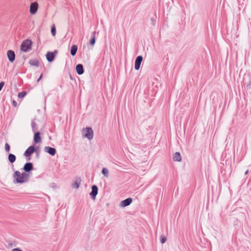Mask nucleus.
<instances>
[{
    "instance_id": "f257e3e1",
    "label": "nucleus",
    "mask_w": 251,
    "mask_h": 251,
    "mask_svg": "<svg viewBox=\"0 0 251 251\" xmlns=\"http://www.w3.org/2000/svg\"><path fill=\"white\" fill-rule=\"evenodd\" d=\"M13 178L14 183L23 184L27 182L29 178V175L25 172L21 173L18 171H16L13 174Z\"/></svg>"
},
{
    "instance_id": "f03ea898",
    "label": "nucleus",
    "mask_w": 251,
    "mask_h": 251,
    "mask_svg": "<svg viewBox=\"0 0 251 251\" xmlns=\"http://www.w3.org/2000/svg\"><path fill=\"white\" fill-rule=\"evenodd\" d=\"M32 42L30 40L26 39L24 41L21 46V50L24 52H28L31 49Z\"/></svg>"
},
{
    "instance_id": "7ed1b4c3",
    "label": "nucleus",
    "mask_w": 251,
    "mask_h": 251,
    "mask_svg": "<svg viewBox=\"0 0 251 251\" xmlns=\"http://www.w3.org/2000/svg\"><path fill=\"white\" fill-rule=\"evenodd\" d=\"M83 135L85 138L91 140L93 138V131L91 127H86L83 129Z\"/></svg>"
},
{
    "instance_id": "20e7f679",
    "label": "nucleus",
    "mask_w": 251,
    "mask_h": 251,
    "mask_svg": "<svg viewBox=\"0 0 251 251\" xmlns=\"http://www.w3.org/2000/svg\"><path fill=\"white\" fill-rule=\"evenodd\" d=\"M38 3L37 2L31 3L29 8V11L30 14L32 15L35 14L38 10Z\"/></svg>"
},
{
    "instance_id": "39448f33",
    "label": "nucleus",
    "mask_w": 251,
    "mask_h": 251,
    "mask_svg": "<svg viewBox=\"0 0 251 251\" xmlns=\"http://www.w3.org/2000/svg\"><path fill=\"white\" fill-rule=\"evenodd\" d=\"M57 53V51L55 50L54 52L48 51L46 54V58L47 60L51 62L54 59L55 54Z\"/></svg>"
},
{
    "instance_id": "423d86ee",
    "label": "nucleus",
    "mask_w": 251,
    "mask_h": 251,
    "mask_svg": "<svg viewBox=\"0 0 251 251\" xmlns=\"http://www.w3.org/2000/svg\"><path fill=\"white\" fill-rule=\"evenodd\" d=\"M98 187L95 185H93L92 187V191L90 193V195L93 200H95L96 197L97 195L98 194Z\"/></svg>"
},
{
    "instance_id": "0eeeda50",
    "label": "nucleus",
    "mask_w": 251,
    "mask_h": 251,
    "mask_svg": "<svg viewBox=\"0 0 251 251\" xmlns=\"http://www.w3.org/2000/svg\"><path fill=\"white\" fill-rule=\"evenodd\" d=\"M143 57L142 56H138L136 58L135 62V69L136 70H138L139 69Z\"/></svg>"
},
{
    "instance_id": "6e6552de",
    "label": "nucleus",
    "mask_w": 251,
    "mask_h": 251,
    "mask_svg": "<svg viewBox=\"0 0 251 251\" xmlns=\"http://www.w3.org/2000/svg\"><path fill=\"white\" fill-rule=\"evenodd\" d=\"M132 201V199L131 198H127L122 201L120 203V206L122 207H125L130 205Z\"/></svg>"
},
{
    "instance_id": "1a4fd4ad",
    "label": "nucleus",
    "mask_w": 251,
    "mask_h": 251,
    "mask_svg": "<svg viewBox=\"0 0 251 251\" xmlns=\"http://www.w3.org/2000/svg\"><path fill=\"white\" fill-rule=\"evenodd\" d=\"M35 151V148L33 146H31L27 148L24 153V155L26 157L31 155Z\"/></svg>"
},
{
    "instance_id": "9d476101",
    "label": "nucleus",
    "mask_w": 251,
    "mask_h": 251,
    "mask_svg": "<svg viewBox=\"0 0 251 251\" xmlns=\"http://www.w3.org/2000/svg\"><path fill=\"white\" fill-rule=\"evenodd\" d=\"M7 55L9 61L13 62L15 59V54L13 50H9L7 52Z\"/></svg>"
},
{
    "instance_id": "9b49d317",
    "label": "nucleus",
    "mask_w": 251,
    "mask_h": 251,
    "mask_svg": "<svg viewBox=\"0 0 251 251\" xmlns=\"http://www.w3.org/2000/svg\"><path fill=\"white\" fill-rule=\"evenodd\" d=\"M44 151L52 156L54 155L56 152L55 149L50 147H45L44 148Z\"/></svg>"
},
{
    "instance_id": "f8f14e48",
    "label": "nucleus",
    "mask_w": 251,
    "mask_h": 251,
    "mask_svg": "<svg viewBox=\"0 0 251 251\" xmlns=\"http://www.w3.org/2000/svg\"><path fill=\"white\" fill-rule=\"evenodd\" d=\"M23 170L26 172H29L33 170V165L30 162L26 163L23 168Z\"/></svg>"
},
{
    "instance_id": "ddd939ff",
    "label": "nucleus",
    "mask_w": 251,
    "mask_h": 251,
    "mask_svg": "<svg viewBox=\"0 0 251 251\" xmlns=\"http://www.w3.org/2000/svg\"><path fill=\"white\" fill-rule=\"evenodd\" d=\"M76 71L79 75L83 74L84 72L83 65L80 64H77L76 66Z\"/></svg>"
},
{
    "instance_id": "4468645a",
    "label": "nucleus",
    "mask_w": 251,
    "mask_h": 251,
    "mask_svg": "<svg viewBox=\"0 0 251 251\" xmlns=\"http://www.w3.org/2000/svg\"><path fill=\"white\" fill-rule=\"evenodd\" d=\"M80 183L81 179L79 178H77L73 183L72 186L74 188L77 189L79 188Z\"/></svg>"
},
{
    "instance_id": "2eb2a0df",
    "label": "nucleus",
    "mask_w": 251,
    "mask_h": 251,
    "mask_svg": "<svg viewBox=\"0 0 251 251\" xmlns=\"http://www.w3.org/2000/svg\"><path fill=\"white\" fill-rule=\"evenodd\" d=\"M40 135V133L39 132H36L35 133L34 136V142L35 143H38L41 142V137Z\"/></svg>"
},
{
    "instance_id": "dca6fc26",
    "label": "nucleus",
    "mask_w": 251,
    "mask_h": 251,
    "mask_svg": "<svg viewBox=\"0 0 251 251\" xmlns=\"http://www.w3.org/2000/svg\"><path fill=\"white\" fill-rule=\"evenodd\" d=\"M96 31H94L92 33V37L90 40V44L92 46H93L95 45V42H96Z\"/></svg>"
},
{
    "instance_id": "f3484780",
    "label": "nucleus",
    "mask_w": 251,
    "mask_h": 251,
    "mask_svg": "<svg viewBox=\"0 0 251 251\" xmlns=\"http://www.w3.org/2000/svg\"><path fill=\"white\" fill-rule=\"evenodd\" d=\"M173 159L175 161H180L181 160V157L179 152H176L174 155Z\"/></svg>"
},
{
    "instance_id": "a211bd4d",
    "label": "nucleus",
    "mask_w": 251,
    "mask_h": 251,
    "mask_svg": "<svg viewBox=\"0 0 251 251\" xmlns=\"http://www.w3.org/2000/svg\"><path fill=\"white\" fill-rule=\"evenodd\" d=\"M29 63L31 66L35 67H38L39 65V61L36 59L30 60L29 61Z\"/></svg>"
},
{
    "instance_id": "6ab92c4d",
    "label": "nucleus",
    "mask_w": 251,
    "mask_h": 251,
    "mask_svg": "<svg viewBox=\"0 0 251 251\" xmlns=\"http://www.w3.org/2000/svg\"><path fill=\"white\" fill-rule=\"evenodd\" d=\"M77 50V47L76 45H73L71 47V54L72 56H75Z\"/></svg>"
},
{
    "instance_id": "aec40b11",
    "label": "nucleus",
    "mask_w": 251,
    "mask_h": 251,
    "mask_svg": "<svg viewBox=\"0 0 251 251\" xmlns=\"http://www.w3.org/2000/svg\"><path fill=\"white\" fill-rule=\"evenodd\" d=\"M8 160L10 163H13L16 160L15 155L12 153H10L8 155Z\"/></svg>"
},
{
    "instance_id": "412c9836",
    "label": "nucleus",
    "mask_w": 251,
    "mask_h": 251,
    "mask_svg": "<svg viewBox=\"0 0 251 251\" xmlns=\"http://www.w3.org/2000/svg\"><path fill=\"white\" fill-rule=\"evenodd\" d=\"M102 174L106 177H108L109 176V171L106 168H103L102 169Z\"/></svg>"
},
{
    "instance_id": "4be33fe9",
    "label": "nucleus",
    "mask_w": 251,
    "mask_h": 251,
    "mask_svg": "<svg viewBox=\"0 0 251 251\" xmlns=\"http://www.w3.org/2000/svg\"><path fill=\"white\" fill-rule=\"evenodd\" d=\"M31 127L33 132H35L38 129L37 125L34 121L31 122Z\"/></svg>"
},
{
    "instance_id": "5701e85b",
    "label": "nucleus",
    "mask_w": 251,
    "mask_h": 251,
    "mask_svg": "<svg viewBox=\"0 0 251 251\" xmlns=\"http://www.w3.org/2000/svg\"><path fill=\"white\" fill-rule=\"evenodd\" d=\"M26 95L25 92H22L19 93L18 94V97L19 98H24Z\"/></svg>"
},
{
    "instance_id": "b1692460",
    "label": "nucleus",
    "mask_w": 251,
    "mask_h": 251,
    "mask_svg": "<svg viewBox=\"0 0 251 251\" xmlns=\"http://www.w3.org/2000/svg\"><path fill=\"white\" fill-rule=\"evenodd\" d=\"M166 241V238L164 235H161L160 237V242L162 244L165 243Z\"/></svg>"
},
{
    "instance_id": "393cba45",
    "label": "nucleus",
    "mask_w": 251,
    "mask_h": 251,
    "mask_svg": "<svg viewBox=\"0 0 251 251\" xmlns=\"http://www.w3.org/2000/svg\"><path fill=\"white\" fill-rule=\"evenodd\" d=\"M51 34L52 35V36H55V34H56V29H55V28L54 26H53L52 27H51Z\"/></svg>"
},
{
    "instance_id": "a878e982",
    "label": "nucleus",
    "mask_w": 251,
    "mask_h": 251,
    "mask_svg": "<svg viewBox=\"0 0 251 251\" xmlns=\"http://www.w3.org/2000/svg\"><path fill=\"white\" fill-rule=\"evenodd\" d=\"M5 150L7 152H9V151H10V146L7 143H6L5 145Z\"/></svg>"
},
{
    "instance_id": "bb28decb",
    "label": "nucleus",
    "mask_w": 251,
    "mask_h": 251,
    "mask_svg": "<svg viewBox=\"0 0 251 251\" xmlns=\"http://www.w3.org/2000/svg\"><path fill=\"white\" fill-rule=\"evenodd\" d=\"M4 85V82L2 81V82H0V91L2 89V88L3 87Z\"/></svg>"
},
{
    "instance_id": "cd10ccee",
    "label": "nucleus",
    "mask_w": 251,
    "mask_h": 251,
    "mask_svg": "<svg viewBox=\"0 0 251 251\" xmlns=\"http://www.w3.org/2000/svg\"><path fill=\"white\" fill-rule=\"evenodd\" d=\"M12 251H23L22 250L19 248H15L12 250Z\"/></svg>"
},
{
    "instance_id": "c85d7f7f",
    "label": "nucleus",
    "mask_w": 251,
    "mask_h": 251,
    "mask_svg": "<svg viewBox=\"0 0 251 251\" xmlns=\"http://www.w3.org/2000/svg\"><path fill=\"white\" fill-rule=\"evenodd\" d=\"M42 76H43V75H40V76L39 77V78L37 79V82H39V81L41 79V78H42Z\"/></svg>"
},
{
    "instance_id": "c756f323",
    "label": "nucleus",
    "mask_w": 251,
    "mask_h": 251,
    "mask_svg": "<svg viewBox=\"0 0 251 251\" xmlns=\"http://www.w3.org/2000/svg\"><path fill=\"white\" fill-rule=\"evenodd\" d=\"M13 105H14V106H16L17 103H16V102L15 100H14V101H13Z\"/></svg>"
},
{
    "instance_id": "7c9ffc66",
    "label": "nucleus",
    "mask_w": 251,
    "mask_h": 251,
    "mask_svg": "<svg viewBox=\"0 0 251 251\" xmlns=\"http://www.w3.org/2000/svg\"><path fill=\"white\" fill-rule=\"evenodd\" d=\"M248 173H249V170H247V171L245 172V175H247V174H248Z\"/></svg>"
}]
</instances>
